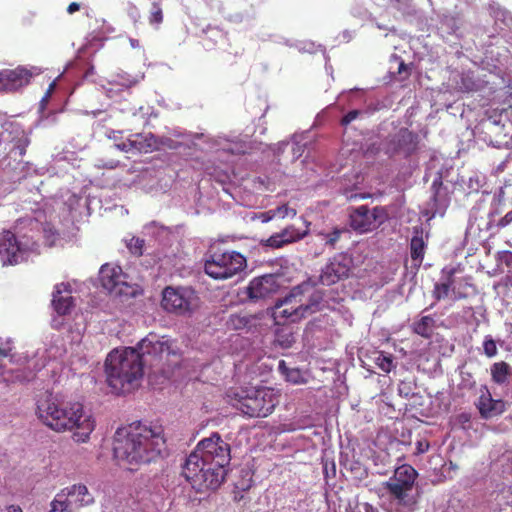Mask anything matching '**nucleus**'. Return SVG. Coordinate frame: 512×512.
<instances>
[{
    "label": "nucleus",
    "mask_w": 512,
    "mask_h": 512,
    "mask_svg": "<svg viewBox=\"0 0 512 512\" xmlns=\"http://www.w3.org/2000/svg\"><path fill=\"white\" fill-rule=\"evenodd\" d=\"M166 441L161 426L133 422L116 430L113 439L115 458L134 470L141 464L155 461L165 450Z\"/></svg>",
    "instance_id": "obj_1"
},
{
    "label": "nucleus",
    "mask_w": 512,
    "mask_h": 512,
    "mask_svg": "<svg viewBox=\"0 0 512 512\" xmlns=\"http://www.w3.org/2000/svg\"><path fill=\"white\" fill-rule=\"evenodd\" d=\"M36 414L40 421L56 432L74 431L73 440L85 443L95 428L92 416L83 410L79 402L64 403L51 393L37 400Z\"/></svg>",
    "instance_id": "obj_2"
},
{
    "label": "nucleus",
    "mask_w": 512,
    "mask_h": 512,
    "mask_svg": "<svg viewBox=\"0 0 512 512\" xmlns=\"http://www.w3.org/2000/svg\"><path fill=\"white\" fill-rule=\"evenodd\" d=\"M143 359L136 348L126 347L111 351L105 361V373L109 387L117 393L132 391L143 376Z\"/></svg>",
    "instance_id": "obj_3"
},
{
    "label": "nucleus",
    "mask_w": 512,
    "mask_h": 512,
    "mask_svg": "<svg viewBox=\"0 0 512 512\" xmlns=\"http://www.w3.org/2000/svg\"><path fill=\"white\" fill-rule=\"evenodd\" d=\"M232 405L251 418H264L272 414L279 396L272 388H241L228 395Z\"/></svg>",
    "instance_id": "obj_4"
},
{
    "label": "nucleus",
    "mask_w": 512,
    "mask_h": 512,
    "mask_svg": "<svg viewBox=\"0 0 512 512\" xmlns=\"http://www.w3.org/2000/svg\"><path fill=\"white\" fill-rule=\"evenodd\" d=\"M417 471L408 464L397 467L392 477L383 483L388 499L398 509L413 511L418 503V495L413 494Z\"/></svg>",
    "instance_id": "obj_5"
},
{
    "label": "nucleus",
    "mask_w": 512,
    "mask_h": 512,
    "mask_svg": "<svg viewBox=\"0 0 512 512\" xmlns=\"http://www.w3.org/2000/svg\"><path fill=\"white\" fill-rule=\"evenodd\" d=\"M183 476L198 491L217 489L225 479L226 470L201 461L197 455H189L183 465Z\"/></svg>",
    "instance_id": "obj_6"
},
{
    "label": "nucleus",
    "mask_w": 512,
    "mask_h": 512,
    "mask_svg": "<svg viewBox=\"0 0 512 512\" xmlns=\"http://www.w3.org/2000/svg\"><path fill=\"white\" fill-rule=\"evenodd\" d=\"M246 267V259L239 252L214 251L205 261V273L213 279H228Z\"/></svg>",
    "instance_id": "obj_7"
},
{
    "label": "nucleus",
    "mask_w": 512,
    "mask_h": 512,
    "mask_svg": "<svg viewBox=\"0 0 512 512\" xmlns=\"http://www.w3.org/2000/svg\"><path fill=\"white\" fill-rule=\"evenodd\" d=\"M230 445L217 432L202 439L190 455H197L201 461L212 463L213 467H225L231 460Z\"/></svg>",
    "instance_id": "obj_8"
},
{
    "label": "nucleus",
    "mask_w": 512,
    "mask_h": 512,
    "mask_svg": "<svg viewBox=\"0 0 512 512\" xmlns=\"http://www.w3.org/2000/svg\"><path fill=\"white\" fill-rule=\"evenodd\" d=\"M197 299L190 288L167 286L162 291L161 307L168 313L186 316L195 310Z\"/></svg>",
    "instance_id": "obj_9"
},
{
    "label": "nucleus",
    "mask_w": 512,
    "mask_h": 512,
    "mask_svg": "<svg viewBox=\"0 0 512 512\" xmlns=\"http://www.w3.org/2000/svg\"><path fill=\"white\" fill-rule=\"evenodd\" d=\"M273 317L277 324L294 323L306 317L302 309L300 286L293 288L287 296L276 302Z\"/></svg>",
    "instance_id": "obj_10"
},
{
    "label": "nucleus",
    "mask_w": 512,
    "mask_h": 512,
    "mask_svg": "<svg viewBox=\"0 0 512 512\" xmlns=\"http://www.w3.org/2000/svg\"><path fill=\"white\" fill-rule=\"evenodd\" d=\"M137 351L145 365L153 366L155 361L161 360L163 356H169L171 345L168 340L161 339L158 335L150 333L137 345Z\"/></svg>",
    "instance_id": "obj_11"
},
{
    "label": "nucleus",
    "mask_w": 512,
    "mask_h": 512,
    "mask_svg": "<svg viewBox=\"0 0 512 512\" xmlns=\"http://www.w3.org/2000/svg\"><path fill=\"white\" fill-rule=\"evenodd\" d=\"M25 249L10 230L0 233V259L3 265H17L23 261Z\"/></svg>",
    "instance_id": "obj_12"
},
{
    "label": "nucleus",
    "mask_w": 512,
    "mask_h": 512,
    "mask_svg": "<svg viewBox=\"0 0 512 512\" xmlns=\"http://www.w3.org/2000/svg\"><path fill=\"white\" fill-rule=\"evenodd\" d=\"M351 267L352 256L339 254L323 269L320 281L323 285H332L342 278L349 277Z\"/></svg>",
    "instance_id": "obj_13"
},
{
    "label": "nucleus",
    "mask_w": 512,
    "mask_h": 512,
    "mask_svg": "<svg viewBox=\"0 0 512 512\" xmlns=\"http://www.w3.org/2000/svg\"><path fill=\"white\" fill-rule=\"evenodd\" d=\"M384 219L382 208L375 207L369 210L366 206L354 209V231L367 233L375 230Z\"/></svg>",
    "instance_id": "obj_14"
},
{
    "label": "nucleus",
    "mask_w": 512,
    "mask_h": 512,
    "mask_svg": "<svg viewBox=\"0 0 512 512\" xmlns=\"http://www.w3.org/2000/svg\"><path fill=\"white\" fill-rule=\"evenodd\" d=\"M482 419H490L501 415L506 410V403L502 399H493L489 388L482 385L480 396L475 403Z\"/></svg>",
    "instance_id": "obj_15"
},
{
    "label": "nucleus",
    "mask_w": 512,
    "mask_h": 512,
    "mask_svg": "<svg viewBox=\"0 0 512 512\" xmlns=\"http://www.w3.org/2000/svg\"><path fill=\"white\" fill-rule=\"evenodd\" d=\"M280 288L278 277L273 274L254 278L247 287L248 296L251 299H264L276 293Z\"/></svg>",
    "instance_id": "obj_16"
},
{
    "label": "nucleus",
    "mask_w": 512,
    "mask_h": 512,
    "mask_svg": "<svg viewBox=\"0 0 512 512\" xmlns=\"http://www.w3.org/2000/svg\"><path fill=\"white\" fill-rule=\"evenodd\" d=\"M4 92H14L29 84L32 72L27 68L18 66L15 69L0 70Z\"/></svg>",
    "instance_id": "obj_17"
},
{
    "label": "nucleus",
    "mask_w": 512,
    "mask_h": 512,
    "mask_svg": "<svg viewBox=\"0 0 512 512\" xmlns=\"http://www.w3.org/2000/svg\"><path fill=\"white\" fill-rule=\"evenodd\" d=\"M307 235V231L301 232L294 225H289L280 232L274 233L268 239L263 241L267 247L279 249L287 244H291L303 239Z\"/></svg>",
    "instance_id": "obj_18"
},
{
    "label": "nucleus",
    "mask_w": 512,
    "mask_h": 512,
    "mask_svg": "<svg viewBox=\"0 0 512 512\" xmlns=\"http://www.w3.org/2000/svg\"><path fill=\"white\" fill-rule=\"evenodd\" d=\"M52 306L55 312L64 316L71 312L74 306V298L71 295L70 285L66 283L57 284L52 294Z\"/></svg>",
    "instance_id": "obj_19"
},
{
    "label": "nucleus",
    "mask_w": 512,
    "mask_h": 512,
    "mask_svg": "<svg viewBox=\"0 0 512 512\" xmlns=\"http://www.w3.org/2000/svg\"><path fill=\"white\" fill-rule=\"evenodd\" d=\"M59 494H64V497L67 498V502L73 509H79L94 502L93 496L84 484H74L66 487Z\"/></svg>",
    "instance_id": "obj_20"
},
{
    "label": "nucleus",
    "mask_w": 512,
    "mask_h": 512,
    "mask_svg": "<svg viewBox=\"0 0 512 512\" xmlns=\"http://www.w3.org/2000/svg\"><path fill=\"white\" fill-rule=\"evenodd\" d=\"M99 278L102 286L109 292L116 291L120 284H124L122 269L119 266L103 265Z\"/></svg>",
    "instance_id": "obj_21"
},
{
    "label": "nucleus",
    "mask_w": 512,
    "mask_h": 512,
    "mask_svg": "<svg viewBox=\"0 0 512 512\" xmlns=\"http://www.w3.org/2000/svg\"><path fill=\"white\" fill-rule=\"evenodd\" d=\"M425 250L426 243L423 239V233L421 230L417 229L410 241V255L416 269H418L423 262Z\"/></svg>",
    "instance_id": "obj_22"
},
{
    "label": "nucleus",
    "mask_w": 512,
    "mask_h": 512,
    "mask_svg": "<svg viewBox=\"0 0 512 512\" xmlns=\"http://www.w3.org/2000/svg\"><path fill=\"white\" fill-rule=\"evenodd\" d=\"M490 373L492 381L497 385H508L512 379V367L505 361L493 363Z\"/></svg>",
    "instance_id": "obj_23"
},
{
    "label": "nucleus",
    "mask_w": 512,
    "mask_h": 512,
    "mask_svg": "<svg viewBox=\"0 0 512 512\" xmlns=\"http://www.w3.org/2000/svg\"><path fill=\"white\" fill-rule=\"evenodd\" d=\"M129 145L134 146L135 150L141 153H148L158 149L160 142L151 133L145 135L137 134L135 135V139H133Z\"/></svg>",
    "instance_id": "obj_24"
},
{
    "label": "nucleus",
    "mask_w": 512,
    "mask_h": 512,
    "mask_svg": "<svg viewBox=\"0 0 512 512\" xmlns=\"http://www.w3.org/2000/svg\"><path fill=\"white\" fill-rule=\"evenodd\" d=\"M417 136L407 129H402L397 135V148L406 155L411 154L416 149Z\"/></svg>",
    "instance_id": "obj_25"
},
{
    "label": "nucleus",
    "mask_w": 512,
    "mask_h": 512,
    "mask_svg": "<svg viewBox=\"0 0 512 512\" xmlns=\"http://www.w3.org/2000/svg\"><path fill=\"white\" fill-rule=\"evenodd\" d=\"M434 327L435 320L432 316H422L419 320L413 322L412 331L425 339H429L432 337Z\"/></svg>",
    "instance_id": "obj_26"
},
{
    "label": "nucleus",
    "mask_w": 512,
    "mask_h": 512,
    "mask_svg": "<svg viewBox=\"0 0 512 512\" xmlns=\"http://www.w3.org/2000/svg\"><path fill=\"white\" fill-rule=\"evenodd\" d=\"M323 302V292L320 290H313L308 296V299L302 298V309L304 310L305 316L313 314L321 309Z\"/></svg>",
    "instance_id": "obj_27"
},
{
    "label": "nucleus",
    "mask_w": 512,
    "mask_h": 512,
    "mask_svg": "<svg viewBox=\"0 0 512 512\" xmlns=\"http://www.w3.org/2000/svg\"><path fill=\"white\" fill-rule=\"evenodd\" d=\"M456 270L454 268L450 269L448 272H447V280L445 282H442V283H436L434 285V289H433V297L439 301L441 299H444L448 296L450 290H451V286L452 284L454 283V279H453V276L455 274Z\"/></svg>",
    "instance_id": "obj_28"
},
{
    "label": "nucleus",
    "mask_w": 512,
    "mask_h": 512,
    "mask_svg": "<svg viewBox=\"0 0 512 512\" xmlns=\"http://www.w3.org/2000/svg\"><path fill=\"white\" fill-rule=\"evenodd\" d=\"M374 364L384 373H389L395 368L394 358L391 354L383 351H374L372 354Z\"/></svg>",
    "instance_id": "obj_29"
},
{
    "label": "nucleus",
    "mask_w": 512,
    "mask_h": 512,
    "mask_svg": "<svg viewBox=\"0 0 512 512\" xmlns=\"http://www.w3.org/2000/svg\"><path fill=\"white\" fill-rule=\"evenodd\" d=\"M164 14L163 9L159 1H154L151 5V9L148 16V22L151 26L156 29L163 23Z\"/></svg>",
    "instance_id": "obj_30"
},
{
    "label": "nucleus",
    "mask_w": 512,
    "mask_h": 512,
    "mask_svg": "<svg viewBox=\"0 0 512 512\" xmlns=\"http://www.w3.org/2000/svg\"><path fill=\"white\" fill-rule=\"evenodd\" d=\"M442 188H443V182L440 178L433 181V183L431 185V189L433 190V196H432L431 200L433 202L432 207L436 211H438L440 208L447 205V203L442 201V199H441Z\"/></svg>",
    "instance_id": "obj_31"
},
{
    "label": "nucleus",
    "mask_w": 512,
    "mask_h": 512,
    "mask_svg": "<svg viewBox=\"0 0 512 512\" xmlns=\"http://www.w3.org/2000/svg\"><path fill=\"white\" fill-rule=\"evenodd\" d=\"M49 512H74V509L67 502V498L64 497V494L57 493L51 502V509Z\"/></svg>",
    "instance_id": "obj_32"
},
{
    "label": "nucleus",
    "mask_w": 512,
    "mask_h": 512,
    "mask_svg": "<svg viewBox=\"0 0 512 512\" xmlns=\"http://www.w3.org/2000/svg\"><path fill=\"white\" fill-rule=\"evenodd\" d=\"M349 230L346 228H334L330 233L322 234L325 237V244L335 248L336 243L342 235H348Z\"/></svg>",
    "instance_id": "obj_33"
},
{
    "label": "nucleus",
    "mask_w": 512,
    "mask_h": 512,
    "mask_svg": "<svg viewBox=\"0 0 512 512\" xmlns=\"http://www.w3.org/2000/svg\"><path fill=\"white\" fill-rule=\"evenodd\" d=\"M274 210L275 218H294L297 215V210L289 206L288 203L277 206Z\"/></svg>",
    "instance_id": "obj_34"
},
{
    "label": "nucleus",
    "mask_w": 512,
    "mask_h": 512,
    "mask_svg": "<svg viewBox=\"0 0 512 512\" xmlns=\"http://www.w3.org/2000/svg\"><path fill=\"white\" fill-rule=\"evenodd\" d=\"M483 352L488 358H493L498 353L496 342L491 335H486L484 338Z\"/></svg>",
    "instance_id": "obj_35"
},
{
    "label": "nucleus",
    "mask_w": 512,
    "mask_h": 512,
    "mask_svg": "<svg viewBox=\"0 0 512 512\" xmlns=\"http://www.w3.org/2000/svg\"><path fill=\"white\" fill-rule=\"evenodd\" d=\"M30 143V140L27 136L23 135L15 141L13 151L18 156L23 157L26 153V149Z\"/></svg>",
    "instance_id": "obj_36"
},
{
    "label": "nucleus",
    "mask_w": 512,
    "mask_h": 512,
    "mask_svg": "<svg viewBox=\"0 0 512 512\" xmlns=\"http://www.w3.org/2000/svg\"><path fill=\"white\" fill-rule=\"evenodd\" d=\"M279 367L280 368H285L286 369V379L294 384H298L301 382V374H300V371L298 369H287L285 367V362L284 361H281L280 364H279Z\"/></svg>",
    "instance_id": "obj_37"
},
{
    "label": "nucleus",
    "mask_w": 512,
    "mask_h": 512,
    "mask_svg": "<svg viewBox=\"0 0 512 512\" xmlns=\"http://www.w3.org/2000/svg\"><path fill=\"white\" fill-rule=\"evenodd\" d=\"M127 246L133 254L142 255L144 240L133 237Z\"/></svg>",
    "instance_id": "obj_38"
},
{
    "label": "nucleus",
    "mask_w": 512,
    "mask_h": 512,
    "mask_svg": "<svg viewBox=\"0 0 512 512\" xmlns=\"http://www.w3.org/2000/svg\"><path fill=\"white\" fill-rule=\"evenodd\" d=\"M12 351H13L12 341L9 339L2 341L0 339V356L1 357H11Z\"/></svg>",
    "instance_id": "obj_39"
},
{
    "label": "nucleus",
    "mask_w": 512,
    "mask_h": 512,
    "mask_svg": "<svg viewBox=\"0 0 512 512\" xmlns=\"http://www.w3.org/2000/svg\"><path fill=\"white\" fill-rule=\"evenodd\" d=\"M255 218L260 220L262 223H267L275 218V213L273 209H270L256 214Z\"/></svg>",
    "instance_id": "obj_40"
},
{
    "label": "nucleus",
    "mask_w": 512,
    "mask_h": 512,
    "mask_svg": "<svg viewBox=\"0 0 512 512\" xmlns=\"http://www.w3.org/2000/svg\"><path fill=\"white\" fill-rule=\"evenodd\" d=\"M397 74L401 80H405L410 76V67L403 60L399 63Z\"/></svg>",
    "instance_id": "obj_41"
},
{
    "label": "nucleus",
    "mask_w": 512,
    "mask_h": 512,
    "mask_svg": "<svg viewBox=\"0 0 512 512\" xmlns=\"http://www.w3.org/2000/svg\"><path fill=\"white\" fill-rule=\"evenodd\" d=\"M501 263L505 264L510 270H512V251H503L499 257Z\"/></svg>",
    "instance_id": "obj_42"
},
{
    "label": "nucleus",
    "mask_w": 512,
    "mask_h": 512,
    "mask_svg": "<svg viewBox=\"0 0 512 512\" xmlns=\"http://www.w3.org/2000/svg\"><path fill=\"white\" fill-rule=\"evenodd\" d=\"M398 391L400 395H403L405 397H409L413 394L410 385L406 382H401L399 384Z\"/></svg>",
    "instance_id": "obj_43"
},
{
    "label": "nucleus",
    "mask_w": 512,
    "mask_h": 512,
    "mask_svg": "<svg viewBox=\"0 0 512 512\" xmlns=\"http://www.w3.org/2000/svg\"><path fill=\"white\" fill-rule=\"evenodd\" d=\"M512 223V210L507 212L499 221L498 226L499 227H506L509 224Z\"/></svg>",
    "instance_id": "obj_44"
},
{
    "label": "nucleus",
    "mask_w": 512,
    "mask_h": 512,
    "mask_svg": "<svg viewBox=\"0 0 512 512\" xmlns=\"http://www.w3.org/2000/svg\"><path fill=\"white\" fill-rule=\"evenodd\" d=\"M292 151H293V158L297 159L302 155V153L304 151V146L294 143L293 147H292Z\"/></svg>",
    "instance_id": "obj_45"
},
{
    "label": "nucleus",
    "mask_w": 512,
    "mask_h": 512,
    "mask_svg": "<svg viewBox=\"0 0 512 512\" xmlns=\"http://www.w3.org/2000/svg\"><path fill=\"white\" fill-rule=\"evenodd\" d=\"M0 512H22V509L16 505H0Z\"/></svg>",
    "instance_id": "obj_46"
},
{
    "label": "nucleus",
    "mask_w": 512,
    "mask_h": 512,
    "mask_svg": "<svg viewBox=\"0 0 512 512\" xmlns=\"http://www.w3.org/2000/svg\"><path fill=\"white\" fill-rule=\"evenodd\" d=\"M231 323L233 324L234 328H240L241 325L246 324V322H244V319L239 316H232Z\"/></svg>",
    "instance_id": "obj_47"
},
{
    "label": "nucleus",
    "mask_w": 512,
    "mask_h": 512,
    "mask_svg": "<svg viewBox=\"0 0 512 512\" xmlns=\"http://www.w3.org/2000/svg\"><path fill=\"white\" fill-rule=\"evenodd\" d=\"M132 142V140H130L128 143H121V144H116L115 146L121 150V151H125V152H129V151H132L133 149H135L134 146H130L129 144Z\"/></svg>",
    "instance_id": "obj_48"
},
{
    "label": "nucleus",
    "mask_w": 512,
    "mask_h": 512,
    "mask_svg": "<svg viewBox=\"0 0 512 512\" xmlns=\"http://www.w3.org/2000/svg\"><path fill=\"white\" fill-rule=\"evenodd\" d=\"M80 10V4L77 2H72L67 7L68 14H74L75 12Z\"/></svg>",
    "instance_id": "obj_49"
},
{
    "label": "nucleus",
    "mask_w": 512,
    "mask_h": 512,
    "mask_svg": "<svg viewBox=\"0 0 512 512\" xmlns=\"http://www.w3.org/2000/svg\"><path fill=\"white\" fill-rule=\"evenodd\" d=\"M352 121V111L346 112L341 120L343 126H347Z\"/></svg>",
    "instance_id": "obj_50"
},
{
    "label": "nucleus",
    "mask_w": 512,
    "mask_h": 512,
    "mask_svg": "<svg viewBox=\"0 0 512 512\" xmlns=\"http://www.w3.org/2000/svg\"><path fill=\"white\" fill-rule=\"evenodd\" d=\"M452 292H453V300H455V301L467 298V294H465L463 292L456 291L455 289H452Z\"/></svg>",
    "instance_id": "obj_51"
},
{
    "label": "nucleus",
    "mask_w": 512,
    "mask_h": 512,
    "mask_svg": "<svg viewBox=\"0 0 512 512\" xmlns=\"http://www.w3.org/2000/svg\"><path fill=\"white\" fill-rule=\"evenodd\" d=\"M428 448H429V444L428 443L425 444V448H423V445H422L421 442L418 443V451L420 453H423V452L427 451Z\"/></svg>",
    "instance_id": "obj_52"
},
{
    "label": "nucleus",
    "mask_w": 512,
    "mask_h": 512,
    "mask_svg": "<svg viewBox=\"0 0 512 512\" xmlns=\"http://www.w3.org/2000/svg\"><path fill=\"white\" fill-rule=\"evenodd\" d=\"M358 114H359L358 110H355V109H354V112H353L354 119H356V118H357Z\"/></svg>",
    "instance_id": "obj_53"
},
{
    "label": "nucleus",
    "mask_w": 512,
    "mask_h": 512,
    "mask_svg": "<svg viewBox=\"0 0 512 512\" xmlns=\"http://www.w3.org/2000/svg\"><path fill=\"white\" fill-rule=\"evenodd\" d=\"M475 386V381H472V383L469 385V388H473Z\"/></svg>",
    "instance_id": "obj_54"
},
{
    "label": "nucleus",
    "mask_w": 512,
    "mask_h": 512,
    "mask_svg": "<svg viewBox=\"0 0 512 512\" xmlns=\"http://www.w3.org/2000/svg\"><path fill=\"white\" fill-rule=\"evenodd\" d=\"M2 365L0 364V375L2 374Z\"/></svg>",
    "instance_id": "obj_55"
}]
</instances>
